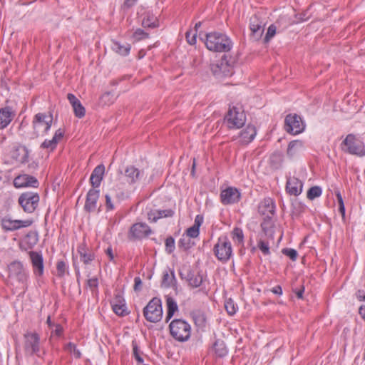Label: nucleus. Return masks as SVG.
<instances>
[{
	"label": "nucleus",
	"mask_w": 365,
	"mask_h": 365,
	"mask_svg": "<svg viewBox=\"0 0 365 365\" xmlns=\"http://www.w3.org/2000/svg\"><path fill=\"white\" fill-rule=\"evenodd\" d=\"M9 283L16 288L26 292L28 289L29 272L24 264L19 260H14L8 265Z\"/></svg>",
	"instance_id": "1"
},
{
	"label": "nucleus",
	"mask_w": 365,
	"mask_h": 365,
	"mask_svg": "<svg viewBox=\"0 0 365 365\" xmlns=\"http://www.w3.org/2000/svg\"><path fill=\"white\" fill-rule=\"evenodd\" d=\"M205 44L208 50L214 52H228L232 48L230 38L227 35L219 32L207 34Z\"/></svg>",
	"instance_id": "2"
},
{
	"label": "nucleus",
	"mask_w": 365,
	"mask_h": 365,
	"mask_svg": "<svg viewBox=\"0 0 365 365\" xmlns=\"http://www.w3.org/2000/svg\"><path fill=\"white\" fill-rule=\"evenodd\" d=\"M170 334L176 341L185 342L191 335V326L184 319H173L169 324Z\"/></svg>",
	"instance_id": "3"
},
{
	"label": "nucleus",
	"mask_w": 365,
	"mask_h": 365,
	"mask_svg": "<svg viewBox=\"0 0 365 365\" xmlns=\"http://www.w3.org/2000/svg\"><path fill=\"white\" fill-rule=\"evenodd\" d=\"M213 252L217 259L222 262H227L232 255L231 242L227 236H221L213 247Z\"/></svg>",
	"instance_id": "4"
},
{
	"label": "nucleus",
	"mask_w": 365,
	"mask_h": 365,
	"mask_svg": "<svg viewBox=\"0 0 365 365\" xmlns=\"http://www.w3.org/2000/svg\"><path fill=\"white\" fill-rule=\"evenodd\" d=\"M246 122V116L243 110L237 107L230 108L224 118V123L229 129H239Z\"/></svg>",
	"instance_id": "5"
},
{
	"label": "nucleus",
	"mask_w": 365,
	"mask_h": 365,
	"mask_svg": "<svg viewBox=\"0 0 365 365\" xmlns=\"http://www.w3.org/2000/svg\"><path fill=\"white\" fill-rule=\"evenodd\" d=\"M143 312L147 321L153 323L160 322L163 317L161 300L158 297L153 298L144 307Z\"/></svg>",
	"instance_id": "6"
},
{
	"label": "nucleus",
	"mask_w": 365,
	"mask_h": 365,
	"mask_svg": "<svg viewBox=\"0 0 365 365\" xmlns=\"http://www.w3.org/2000/svg\"><path fill=\"white\" fill-rule=\"evenodd\" d=\"M341 149L351 155H365L364 143L353 134H349L341 143Z\"/></svg>",
	"instance_id": "7"
},
{
	"label": "nucleus",
	"mask_w": 365,
	"mask_h": 365,
	"mask_svg": "<svg viewBox=\"0 0 365 365\" xmlns=\"http://www.w3.org/2000/svg\"><path fill=\"white\" fill-rule=\"evenodd\" d=\"M39 200L37 192H24L19 196L18 202L25 212L32 213L37 208Z\"/></svg>",
	"instance_id": "8"
},
{
	"label": "nucleus",
	"mask_w": 365,
	"mask_h": 365,
	"mask_svg": "<svg viewBox=\"0 0 365 365\" xmlns=\"http://www.w3.org/2000/svg\"><path fill=\"white\" fill-rule=\"evenodd\" d=\"M53 115L38 113L34 115L33 120V128L36 134L46 133L51 127Z\"/></svg>",
	"instance_id": "9"
},
{
	"label": "nucleus",
	"mask_w": 365,
	"mask_h": 365,
	"mask_svg": "<svg viewBox=\"0 0 365 365\" xmlns=\"http://www.w3.org/2000/svg\"><path fill=\"white\" fill-rule=\"evenodd\" d=\"M24 349L26 356H39L40 337L36 332H28L24 334Z\"/></svg>",
	"instance_id": "10"
},
{
	"label": "nucleus",
	"mask_w": 365,
	"mask_h": 365,
	"mask_svg": "<svg viewBox=\"0 0 365 365\" xmlns=\"http://www.w3.org/2000/svg\"><path fill=\"white\" fill-rule=\"evenodd\" d=\"M1 228L5 232H14L21 228L28 227L34 223L32 219L12 220L9 216H5L0 220Z\"/></svg>",
	"instance_id": "11"
},
{
	"label": "nucleus",
	"mask_w": 365,
	"mask_h": 365,
	"mask_svg": "<svg viewBox=\"0 0 365 365\" xmlns=\"http://www.w3.org/2000/svg\"><path fill=\"white\" fill-rule=\"evenodd\" d=\"M151 232L150 227L146 223L137 222L130 227L128 238L130 241H135L149 236Z\"/></svg>",
	"instance_id": "12"
},
{
	"label": "nucleus",
	"mask_w": 365,
	"mask_h": 365,
	"mask_svg": "<svg viewBox=\"0 0 365 365\" xmlns=\"http://www.w3.org/2000/svg\"><path fill=\"white\" fill-rule=\"evenodd\" d=\"M284 129L290 134L297 135L304 130V125L300 116L297 114H289L285 118Z\"/></svg>",
	"instance_id": "13"
},
{
	"label": "nucleus",
	"mask_w": 365,
	"mask_h": 365,
	"mask_svg": "<svg viewBox=\"0 0 365 365\" xmlns=\"http://www.w3.org/2000/svg\"><path fill=\"white\" fill-rule=\"evenodd\" d=\"M180 277L185 279L191 288L200 287L203 282V276L200 272L190 268L180 271Z\"/></svg>",
	"instance_id": "14"
},
{
	"label": "nucleus",
	"mask_w": 365,
	"mask_h": 365,
	"mask_svg": "<svg viewBox=\"0 0 365 365\" xmlns=\"http://www.w3.org/2000/svg\"><path fill=\"white\" fill-rule=\"evenodd\" d=\"M93 187L87 193L84 205V210L87 212H93L97 210V202L100 197L101 184H91Z\"/></svg>",
	"instance_id": "15"
},
{
	"label": "nucleus",
	"mask_w": 365,
	"mask_h": 365,
	"mask_svg": "<svg viewBox=\"0 0 365 365\" xmlns=\"http://www.w3.org/2000/svg\"><path fill=\"white\" fill-rule=\"evenodd\" d=\"M241 194L235 187H226L221 188L220 199L223 205L235 204L240 201Z\"/></svg>",
	"instance_id": "16"
},
{
	"label": "nucleus",
	"mask_w": 365,
	"mask_h": 365,
	"mask_svg": "<svg viewBox=\"0 0 365 365\" xmlns=\"http://www.w3.org/2000/svg\"><path fill=\"white\" fill-rule=\"evenodd\" d=\"M275 203L270 197L264 198L258 205V212L267 219H272L275 214Z\"/></svg>",
	"instance_id": "17"
},
{
	"label": "nucleus",
	"mask_w": 365,
	"mask_h": 365,
	"mask_svg": "<svg viewBox=\"0 0 365 365\" xmlns=\"http://www.w3.org/2000/svg\"><path fill=\"white\" fill-rule=\"evenodd\" d=\"M29 255L31 261L34 274L36 276H42L44 272V265L43 258L41 253L35 251H30Z\"/></svg>",
	"instance_id": "18"
},
{
	"label": "nucleus",
	"mask_w": 365,
	"mask_h": 365,
	"mask_svg": "<svg viewBox=\"0 0 365 365\" xmlns=\"http://www.w3.org/2000/svg\"><path fill=\"white\" fill-rule=\"evenodd\" d=\"M77 252L80 256V260L85 264H90L95 259L93 251L87 246L85 240L78 245Z\"/></svg>",
	"instance_id": "19"
},
{
	"label": "nucleus",
	"mask_w": 365,
	"mask_h": 365,
	"mask_svg": "<svg viewBox=\"0 0 365 365\" xmlns=\"http://www.w3.org/2000/svg\"><path fill=\"white\" fill-rule=\"evenodd\" d=\"M38 242V234L36 230L29 231L19 242L21 250L26 251L32 249Z\"/></svg>",
	"instance_id": "20"
},
{
	"label": "nucleus",
	"mask_w": 365,
	"mask_h": 365,
	"mask_svg": "<svg viewBox=\"0 0 365 365\" xmlns=\"http://www.w3.org/2000/svg\"><path fill=\"white\" fill-rule=\"evenodd\" d=\"M144 173L133 165L128 166L125 170V177L128 182H135L144 180Z\"/></svg>",
	"instance_id": "21"
},
{
	"label": "nucleus",
	"mask_w": 365,
	"mask_h": 365,
	"mask_svg": "<svg viewBox=\"0 0 365 365\" xmlns=\"http://www.w3.org/2000/svg\"><path fill=\"white\" fill-rule=\"evenodd\" d=\"M161 286L165 288L172 287L175 289H177L178 282L174 270L168 269L163 272Z\"/></svg>",
	"instance_id": "22"
},
{
	"label": "nucleus",
	"mask_w": 365,
	"mask_h": 365,
	"mask_svg": "<svg viewBox=\"0 0 365 365\" xmlns=\"http://www.w3.org/2000/svg\"><path fill=\"white\" fill-rule=\"evenodd\" d=\"M11 156L17 162L26 163L29 162V150L26 146L19 145L12 150Z\"/></svg>",
	"instance_id": "23"
},
{
	"label": "nucleus",
	"mask_w": 365,
	"mask_h": 365,
	"mask_svg": "<svg viewBox=\"0 0 365 365\" xmlns=\"http://www.w3.org/2000/svg\"><path fill=\"white\" fill-rule=\"evenodd\" d=\"M63 131L61 129L57 130L51 140H45L41 147L44 149H48L50 151L53 150L58 143L63 138Z\"/></svg>",
	"instance_id": "24"
},
{
	"label": "nucleus",
	"mask_w": 365,
	"mask_h": 365,
	"mask_svg": "<svg viewBox=\"0 0 365 365\" xmlns=\"http://www.w3.org/2000/svg\"><path fill=\"white\" fill-rule=\"evenodd\" d=\"M67 98L73 107L76 116L79 118L83 117L85 115L86 110L80 101L72 93H68Z\"/></svg>",
	"instance_id": "25"
},
{
	"label": "nucleus",
	"mask_w": 365,
	"mask_h": 365,
	"mask_svg": "<svg viewBox=\"0 0 365 365\" xmlns=\"http://www.w3.org/2000/svg\"><path fill=\"white\" fill-rule=\"evenodd\" d=\"M174 211L172 209L167 210H156L148 212V218L150 222H155L158 220L162 217H173Z\"/></svg>",
	"instance_id": "26"
},
{
	"label": "nucleus",
	"mask_w": 365,
	"mask_h": 365,
	"mask_svg": "<svg viewBox=\"0 0 365 365\" xmlns=\"http://www.w3.org/2000/svg\"><path fill=\"white\" fill-rule=\"evenodd\" d=\"M190 316L195 326L200 329H204L207 324V317L204 312L195 310L190 312Z\"/></svg>",
	"instance_id": "27"
},
{
	"label": "nucleus",
	"mask_w": 365,
	"mask_h": 365,
	"mask_svg": "<svg viewBox=\"0 0 365 365\" xmlns=\"http://www.w3.org/2000/svg\"><path fill=\"white\" fill-rule=\"evenodd\" d=\"M14 116L11 108L6 107L0 109V129H4L11 123Z\"/></svg>",
	"instance_id": "28"
},
{
	"label": "nucleus",
	"mask_w": 365,
	"mask_h": 365,
	"mask_svg": "<svg viewBox=\"0 0 365 365\" xmlns=\"http://www.w3.org/2000/svg\"><path fill=\"white\" fill-rule=\"evenodd\" d=\"M257 134L256 128L254 125H248L245 129L241 131L240 138L242 143L247 144L250 143Z\"/></svg>",
	"instance_id": "29"
},
{
	"label": "nucleus",
	"mask_w": 365,
	"mask_h": 365,
	"mask_svg": "<svg viewBox=\"0 0 365 365\" xmlns=\"http://www.w3.org/2000/svg\"><path fill=\"white\" fill-rule=\"evenodd\" d=\"M212 73L217 77L222 76H228L230 73V68L227 63H224L223 60L220 63H213L211 66Z\"/></svg>",
	"instance_id": "30"
},
{
	"label": "nucleus",
	"mask_w": 365,
	"mask_h": 365,
	"mask_svg": "<svg viewBox=\"0 0 365 365\" xmlns=\"http://www.w3.org/2000/svg\"><path fill=\"white\" fill-rule=\"evenodd\" d=\"M304 149L303 142L301 140H292L289 143L287 154L289 157L293 158L300 153Z\"/></svg>",
	"instance_id": "31"
},
{
	"label": "nucleus",
	"mask_w": 365,
	"mask_h": 365,
	"mask_svg": "<svg viewBox=\"0 0 365 365\" xmlns=\"http://www.w3.org/2000/svg\"><path fill=\"white\" fill-rule=\"evenodd\" d=\"M212 349L216 356L223 358L227 356L228 350L225 345V343L222 339H216L212 345Z\"/></svg>",
	"instance_id": "32"
},
{
	"label": "nucleus",
	"mask_w": 365,
	"mask_h": 365,
	"mask_svg": "<svg viewBox=\"0 0 365 365\" xmlns=\"http://www.w3.org/2000/svg\"><path fill=\"white\" fill-rule=\"evenodd\" d=\"M167 315L166 322H168L174 315L175 312L178 310V306L176 302L171 297L166 298Z\"/></svg>",
	"instance_id": "33"
},
{
	"label": "nucleus",
	"mask_w": 365,
	"mask_h": 365,
	"mask_svg": "<svg viewBox=\"0 0 365 365\" xmlns=\"http://www.w3.org/2000/svg\"><path fill=\"white\" fill-rule=\"evenodd\" d=\"M105 173V166L99 165L95 168L90 177V182H101Z\"/></svg>",
	"instance_id": "34"
},
{
	"label": "nucleus",
	"mask_w": 365,
	"mask_h": 365,
	"mask_svg": "<svg viewBox=\"0 0 365 365\" xmlns=\"http://www.w3.org/2000/svg\"><path fill=\"white\" fill-rule=\"evenodd\" d=\"M112 49L115 52H116L122 56H126L130 52V46L128 43L121 45L118 41H113V45H112Z\"/></svg>",
	"instance_id": "35"
},
{
	"label": "nucleus",
	"mask_w": 365,
	"mask_h": 365,
	"mask_svg": "<svg viewBox=\"0 0 365 365\" xmlns=\"http://www.w3.org/2000/svg\"><path fill=\"white\" fill-rule=\"evenodd\" d=\"M250 27L253 34H257L259 36L262 34L264 30L261 22H259L258 18L256 16L250 18Z\"/></svg>",
	"instance_id": "36"
},
{
	"label": "nucleus",
	"mask_w": 365,
	"mask_h": 365,
	"mask_svg": "<svg viewBox=\"0 0 365 365\" xmlns=\"http://www.w3.org/2000/svg\"><path fill=\"white\" fill-rule=\"evenodd\" d=\"M144 28H156L158 26V20L153 14H147L142 21Z\"/></svg>",
	"instance_id": "37"
},
{
	"label": "nucleus",
	"mask_w": 365,
	"mask_h": 365,
	"mask_svg": "<svg viewBox=\"0 0 365 365\" xmlns=\"http://www.w3.org/2000/svg\"><path fill=\"white\" fill-rule=\"evenodd\" d=\"M232 240L238 245H243L244 244V234L240 227H235L231 232Z\"/></svg>",
	"instance_id": "38"
},
{
	"label": "nucleus",
	"mask_w": 365,
	"mask_h": 365,
	"mask_svg": "<svg viewBox=\"0 0 365 365\" xmlns=\"http://www.w3.org/2000/svg\"><path fill=\"white\" fill-rule=\"evenodd\" d=\"M286 184V190L289 195L297 196L302 192L303 184Z\"/></svg>",
	"instance_id": "39"
},
{
	"label": "nucleus",
	"mask_w": 365,
	"mask_h": 365,
	"mask_svg": "<svg viewBox=\"0 0 365 365\" xmlns=\"http://www.w3.org/2000/svg\"><path fill=\"white\" fill-rule=\"evenodd\" d=\"M322 194V190L321 187L313 186L308 190L307 193V197L310 200H313L314 199L320 197Z\"/></svg>",
	"instance_id": "40"
},
{
	"label": "nucleus",
	"mask_w": 365,
	"mask_h": 365,
	"mask_svg": "<svg viewBox=\"0 0 365 365\" xmlns=\"http://www.w3.org/2000/svg\"><path fill=\"white\" fill-rule=\"evenodd\" d=\"M225 308L227 314L230 316L234 315L238 309L237 304L234 302V301L231 298L225 300Z\"/></svg>",
	"instance_id": "41"
},
{
	"label": "nucleus",
	"mask_w": 365,
	"mask_h": 365,
	"mask_svg": "<svg viewBox=\"0 0 365 365\" xmlns=\"http://www.w3.org/2000/svg\"><path fill=\"white\" fill-rule=\"evenodd\" d=\"M132 346H133V355L135 360L138 361V364H143L144 362V360L142 357V352L139 349L138 343L136 340L132 341Z\"/></svg>",
	"instance_id": "42"
},
{
	"label": "nucleus",
	"mask_w": 365,
	"mask_h": 365,
	"mask_svg": "<svg viewBox=\"0 0 365 365\" xmlns=\"http://www.w3.org/2000/svg\"><path fill=\"white\" fill-rule=\"evenodd\" d=\"M112 309L113 312L119 317H125L129 314L126 304H113V307H112Z\"/></svg>",
	"instance_id": "43"
},
{
	"label": "nucleus",
	"mask_w": 365,
	"mask_h": 365,
	"mask_svg": "<svg viewBox=\"0 0 365 365\" xmlns=\"http://www.w3.org/2000/svg\"><path fill=\"white\" fill-rule=\"evenodd\" d=\"M38 180L33 176H30L26 174L18 175L15 178L13 182H37Z\"/></svg>",
	"instance_id": "44"
},
{
	"label": "nucleus",
	"mask_w": 365,
	"mask_h": 365,
	"mask_svg": "<svg viewBox=\"0 0 365 365\" xmlns=\"http://www.w3.org/2000/svg\"><path fill=\"white\" fill-rule=\"evenodd\" d=\"M334 194L336 197V200L339 204V212L344 217L345 215V206L341 192L339 190L336 189L334 190Z\"/></svg>",
	"instance_id": "45"
},
{
	"label": "nucleus",
	"mask_w": 365,
	"mask_h": 365,
	"mask_svg": "<svg viewBox=\"0 0 365 365\" xmlns=\"http://www.w3.org/2000/svg\"><path fill=\"white\" fill-rule=\"evenodd\" d=\"M192 245L193 242H191L190 237H187V235L185 237L183 235L178 242L179 247L182 248L184 250H189Z\"/></svg>",
	"instance_id": "46"
},
{
	"label": "nucleus",
	"mask_w": 365,
	"mask_h": 365,
	"mask_svg": "<svg viewBox=\"0 0 365 365\" xmlns=\"http://www.w3.org/2000/svg\"><path fill=\"white\" fill-rule=\"evenodd\" d=\"M282 254L289 257L292 261L297 259L298 253L296 250L292 248H284L282 250Z\"/></svg>",
	"instance_id": "47"
},
{
	"label": "nucleus",
	"mask_w": 365,
	"mask_h": 365,
	"mask_svg": "<svg viewBox=\"0 0 365 365\" xmlns=\"http://www.w3.org/2000/svg\"><path fill=\"white\" fill-rule=\"evenodd\" d=\"M165 250L168 254H171L175 250V240L173 237L170 236L166 238Z\"/></svg>",
	"instance_id": "48"
},
{
	"label": "nucleus",
	"mask_w": 365,
	"mask_h": 365,
	"mask_svg": "<svg viewBox=\"0 0 365 365\" xmlns=\"http://www.w3.org/2000/svg\"><path fill=\"white\" fill-rule=\"evenodd\" d=\"M257 246L264 255H270L269 246L267 242L259 240Z\"/></svg>",
	"instance_id": "49"
},
{
	"label": "nucleus",
	"mask_w": 365,
	"mask_h": 365,
	"mask_svg": "<svg viewBox=\"0 0 365 365\" xmlns=\"http://www.w3.org/2000/svg\"><path fill=\"white\" fill-rule=\"evenodd\" d=\"M87 284L93 294L98 292V279L97 277H93L88 279Z\"/></svg>",
	"instance_id": "50"
},
{
	"label": "nucleus",
	"mask_w": 365,
	"mask_h": 365,
	"mask_svg": "<svg viewBox=\"0 0 365 365\" xmlns=\"http://www.w3.org/2000/svg\"><path fill=\"white\" fill-rule=\"evenodd\" d=\"M57 276L62 277L64 276L66 271V264L64 261L61 260L57 262L56 264Z\"/></svg>",
	"instance_id": "51"
},
{
	"label": "nucleus",
	"mask_w": 365,
	"mask_h": 365,
	"mask_svg": "<svg viewBox=\"0 0 365 365\" xmlns=\"http://www.w3.org/2000/svg\"><path fill=\"white\" fill-rule=\"evenodd\" d=\"M133 38L136 41H140L142 39H145L148 38L149 34L145 32L143 30L140 29H138L133 34Z\"/></svg>",
	"instance_id": "52"
},
{
	"label": "nucleus",
	"mask_w": 365,
	"mask_h": 365,
	"mask_svg": "<svg viewBox=\"0 0 365 365\" xmlns=\"http://www.w3.org/2000/svg\"><path fill=\"white\" fill-rule=\"evenodd\" d=\"M200 228L192 225L186 230V235L187 237L195 238L199 235Z\"/></svg>",
	"instance_id": "53"
},
{
	"label": "nucleus",
	"mask_w": 365,
	"mask_h": 365,
	"mask_svg": "<svg viewBox=\"0 0 365 365\" xmlns=\"http://www.w3.org/2000/svg\"><path fill=\"white\" fill-rule=\"evenodd\" d=\"M111 307H113V304H125V302L123 296L120 293L115 294L113 299L110 302Z\"/></svg>",
	"instance_id": "54"
},
{
	"label": "nucleus",
	"mask_w": 365,
	"mask_h": 365,
	"mask_svg": "<svg viewBox=\"0 0 365 365\" xmlns=\"http://www.w3.org/2000/svg\"><path fill=\"white\" fill-rule=\"evenodd\" d=\"M270 161L274 168H277L282 162V156L279 154H273L270 158Z\"/></svg>",
	"instance_id": "55"
},
{
	"label": "nucleus",
	"mask_w": 365,
	"mask_h": 365,
	"mask_svg": "<svg viewBox=\"0 0 365 365\" xmlns=\"http://www.w3.org/2000/svg\"><path fill=\"white\" fill-rule=\"evenodd\" d=\"M276 34V27L274 25H271L269 26L266 36L264 37V41L266 42L269 41Z\"/></svg>",
	"instance_id": "56"
},
{
	"label": "nucleus",
	"mask_w": 365,
	"mask_h": 365,
	"mask_svg": "<svg viewBox=\"0 0 365 365\" xmlns=\"http://www.w3.org/2000/svg\"><path fill=\"white\" fill-rule=\"evenodd\" d=\"M196 37H197L196 32L192 34L191 31H187L186 33L187 41L190 45H194L196 43Z\"/></svg>",
	"instance_id": "57"
},
{
	"label": "nucleus",
	"mask_w": 365,
	"mask_h": 365,
	"mask_svg": "<svg viewBox=\"0 0 365 365\" xmlns=\"http://www.w3.org/2000/svg\"><path fill=\"white\" fill-rule=\"evenodd\" d=\"M101 102L106 104H109L112 103V101L110 99V93H106L101 97Z\"/></svg>",
	"instance_id": "58"
},
{
	"label": "nucleus",
	"mask_w": 365,
	"mask_h": 365,
	"mask_svg": "<svg viewBox=\"0 0 365 365\" xmlns=\"http://www.w3.org/2000/svg\"><path fill=\"white\" fill-rule=\"evenodd\" d=\"M142 287V280L139 277H135L134 279V290L135 292L140 291Z\"/></svg>",
	"instance_id": "59"
},
{
	"label": "nucleus",
	"mask_w": 365,
	"mask_h": 365,
	"mask_svg": "<svg viewBox=\"0 0 365 365\" xmlns=\"http://www.w3.org/2000/svg\"><path fill=\"white\" fill-rule=\"evenodd\" d=\"M53 327L55 329L53 330V333H54L58 336H61L63 331V327L59 324H53Z\"/></svg>",
	"instance_id": "60"
},
{
	"label": "nucleus",
	"mask_w": 365,
	"mask_h": 365,
	"mask_svg": "<svg viewBox=\"0 0 365 365\" xmlns=\"http://www.w3.org/2000/svg\"><path fill=\"white\" fill-rule=\"evenodd\" d=\"M106 206L107 210H113L114 209V205L112 203L110 197L108 195H106Z\"/></svg>",
	"instance_id": "61"
},
{
	"label": "nucleus",
	"mask_w": 365,
	"mask_h": 365,
	"mask_svg": "<svg viewBox=\"0 0 365 365\" xmlns=\"http://www.w3.org/2000/svg\"><path fill=\"white\" fill-rule=\"evenodd\" d=\"M202 222H203V217L202 215H197L195 217L193 225H195V227H197L200 228V227L201 226Z\"/></svg>",
	"instance_id": "62"
},
{
	"label": "nucleus",
	"mask_w": 365,
	"mask_h": 365,
	"mask_svg": "<svg viewBox=\"0 0 365 365\" xmlns=\"http://www.w3.org/2000/svg\"><path fill=\"white\" fill-rule=\"evenodd\" d=\"M294 292L295 293L298 299H302L303 298V294L304 292V286H302V287L299 289H293Z\"/></svg>",
	"instance_id": "63"
},
{
	"label": "nucleus",
	"mask_w": 365,
	"mask_h": 365,
	"mask_svg": "<svg viewBox=\"0 0 365 365\" xmlns=\"http://www.w3.org/2000/svg\"><path fill=\"white\" fill-rule=\"evenodd\" d=\"M271 292L274 294L280 296L282 294V288L280 285H277L271 289Z\"/></svg>",
	"instance_id": "64"
}]
</instances>
